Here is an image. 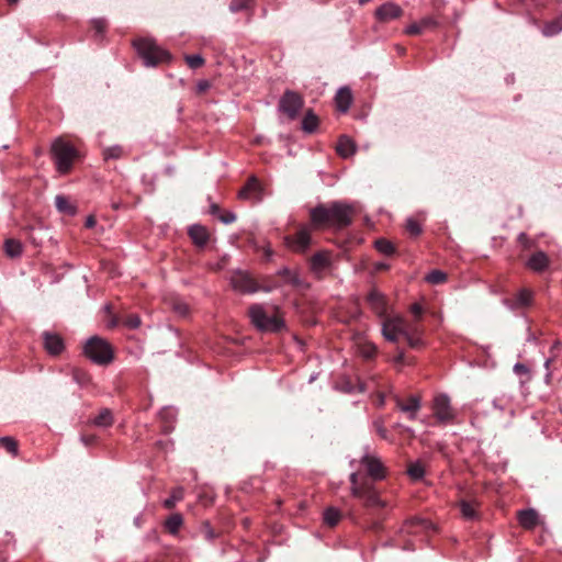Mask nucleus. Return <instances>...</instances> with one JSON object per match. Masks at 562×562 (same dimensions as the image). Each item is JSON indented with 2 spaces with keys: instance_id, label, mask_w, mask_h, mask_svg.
<instances>
[{
  "instance_id": "nucleus-25",
  "label": "nucleus",
  "mask_w": 562,
  "mask_h": 562,
  "mask_svg": "<svg viewBox=\"0 0 562 562\" xmlns=\"http://www.w3.org/2000/svg\"><path fill=\"white\" fill-rule=\"evenodd\" d=\"M437 26V21L430 16H426L418 23H412L405 31L407 35H419L423 31Z\"/></svg>"
},
{
  "instance_id": "nucleus-7",
  "label": "nucleus",
  "mask_w": 562,
  "mask_h": 562,
  "mask_svg": "<svg viewBox=\"0 0 562 562\" xmlns=\"http://www.w3.org/2000/svg\"><path fill=\"white\" fill-rule=\"evenodd\" d=\"M283 241L291 251L304 254L312 244L311 228L302 226L295 234L285 235Z\"/></svg>"
},
{
  "instance_id": "nucleus-52",
  "label": "nucleus",
  "mask_w": 562,
  "mask_h": 562,
  "mask_svg": "<svg viewBox=\"0 0 562 562\" xmlns=\"http://www.w3.org/2000/svg\"><path fill=\"white\" fill-rule=\"evenodd\" d=\"M518 241L522 245L524 249H531L533 241H531L525 233L518 236Z\"/></svg>"
},
{
  "instance_id": "nucleus-59",
  "label": "nucleus",
  "mask_w": 562,
  "mask_h": 562,
  "mask_svg": "<svg viewBox=\"0 0 562 562\" xmlns=\"http://www.w3.org/2000/svg\"><path fill=\"white\" fill-rule=\"evenodd\" d=\"M211 214L213 215H218L221 214V209L217 204H212L211 205V210H210Z\"/></svg>"
},
{
  "instance_id": "nucleus-4",
  "label": "nucleus",
  "mask_w": 562,
  "mask_h": 562,
  "mask_svg": "<svg viewBox=\"0 0 562 562\" xmlns=\"http://www.w3.org/2000/svg\"><path fill=\"white\" fill-rule=\"evenodd\" d=\"M83 351L89 359L98 364H109L114 358L112 346L99 336L88 339Z\"/></svg>"
},
{
  "instance_id": "nucleus-41",
  "label": "nucleus",
  "mask_w": 562,
  "mask_h": 562,
  "mask_svg": "<svg viewBox=\"0 0 562 562\" xmlns=\"http://www.w3.org/2000/svg\"><path fill=\"white\" fill-rule=\"evenodd\" d=\"M122 323L130 329H135L140 325V317L137 314H126L122 316Z\"/></svg>"
},
{
  "instance_id": "nucleus-32",
  "label": "nucleus",
  "mask_w": 562,
  "mask_h": 562,
  "mask_svg": "<svg viewBox=\"0 0 562 562\" xmlns=\"http://www.w3.org/2000/svg\"><path fill=\"white\" fill-rule=\"evenodd\" d=\"M358 352L362 358L372 360L378 353V348L373 344L364 341L358 345Z\"/></svg>"
},
{
  "instance_id": "nucleus-12",
  "label": "nucleus",
  "mask_w": 562,
  "mask_h": 562,
  "mask_svg": "<svg viewBox=\"0 0 562 562\" xmlns=\"http://www.w3.org/2000/svg\"><path fill=\"white\" fill-rule=\"evenodd\" d=\"M404 319L400 317H387L382 323V334L386 340L397 342L403 338Z\"/></svg>"
},
{
  "instance_id": "nucleus-57",
  "label": "nucleus",
  "mask_w": 562,
  "mask_h": 562,
  "mask_svg": "<svg viewBox=\"0 0 562 562\" xmlns=\"http://www.w3.org/2000/svg\"><path fill=\"white\" fill-rule=\"evenodd\" d=\"M97 221L94 218V216L90 215L87 221H86V227L88 228H92L94 225H95Z\"/></svg>"
},
{
  "instance_id": "nucleus-55",
  "label": "nucleus",
  "mask_w": 562,
  "mask_h": 562,
  "mask_svg": "<svg viewBox=\"0 0 562 562\" xmlns=\"http://www.w3.org/2000/svg\"><path fill=\"white\" fill-rule=\"evenodd\" d=\"M411 313L415 316L416 322H417L422 317V315H423V307H422V305L418 304V303H414L411 306Z\"/></svg>"
},
{
  "instance_id": "nucleus-49",
  "label": "nucleus",
  "mask_w": 562,
  "mask_h": 562,
  "mask_svg": "<svg viewBox=\"0 0 562 562\" xmlns=\"http://www.w3.org/2000/svg\"><path fill=\"white\" fill-rule=\"evenodd\" d=\"M106 311L108 313L110 314V319H109V323H108V326L110 328H113L115 326L119 325V323H122V316H119V315H115V314H112L111 312V306H106Z\"/></svg>"
},
{
  "instance_id": "nucleus-20",
  "label": "nucleus",
  "mask_w": 562,
  "mask_h": 562,
  "mask_svg": "<svg viewBox=\"0 0 562 562\" xmlns=\"http://www.w3.org/2000/svg\"><path fill=\"white\" fill-rule=\"evenodd\" d=\"M462 517L467 520H474L477 518V506L479 503L475 498L467 496L458 503Z\"/></svg>"
},
{
  "instance_id": "nucleus-16",
  "label": "nucleus",
  "mask_w": 562,
  "mask_h": 562,
  "mask_svg": "<svg viewBox=\"0 0 562 562\" xmlns=\"http://www.w3.org/2000/svg\"><path fill=\"white\" fill-rule=\"evenodd\" d=\"M366 301L370 308L380 317H384L387 311V302L385 296L375 288L368 293Z\"/></svg>"
},
{
  "instance_id": "nucleus-10",
  "label": "nucleus",
  "mask_w": 562,
  "mask_h": 562,
  "mask_svg": "<svg viewBox=\"0 0 562 562\" xmlns=\"http://www.w3.org/2000/svg\"><path fill=\"white\" fill-rule=\"evenodd\" d=\"M435 526L427 519L423 518H411L406 520L401 528V535H414V536H429L435 532Z\"/></svg>"
},
{
  "instance_id": "nucleus-23",
  "label": "nucleus",
  "mask_w": 562,
  "mask_h": 562,
  "mask_svg": "<svg viewBox=\"0 0 562 562\" xmlns=\"http://www.w3.org/2000/svg\"><path fill=\"white\" fill-rule=\"evenodd\" d=\"M188 234L192 239L193 244L196 245L198 247H204L210 239L209 231L206 229L205 226L202 225H192L189 228Z\"/></svg>"
},
{
  "instance_id": "nucleus-58",
  "label": "nucleus",
  "mask_w": 562,
  "mask_h": 562,
  "mask_svg": "<svg viewBox=\"0 0 562 562\" xmlns=\"http://www.w3.org/2000/svg\"><path fill=\"white\" fill-rule=\"evenodd\" d=\"M394 361H395V363H397V364H403V363H404V361H405V355H404V352H400V353L395 357Z\"/></svg>"
},
{
  "instance_id": "nucleus-53",
  "label": "nucleus",
  "mask_w": 562,
  "mask_h": 562,
  "mask_svg": "<svg viewBox=\"0 0 562 562\" xmlns=\"http://www.w3.org/2000/svg\"><path fill=\"white\" fill-rule=\"evenodd\" d=\"M374 428L376 432L384 439L387 437V429L384 427L383 422L376 420L374 422Z\"/></svg>"
},
{
  "instance_id": "nucleus-61",
  "label": "nucleus",
  "mask_w": 562,
  "mask_h": 562,
  "mask_svg": "<svg viewBox=\"0 0 562 562\" xmlns=\"http://www.w3.org/2000/svg\"><path fill=\"white\" fill-rule=\"evenodd\" d=\"M524 370H525V368H524V366H522V364H519V363H518V364H516V366H515V371H516V372H521V371H524Z\"/></svg>"
},
{
  "instance_id": "nucleus-31",
  "label": "nucleus",
  "mask_w": 562,
  "mask_h": 562,
  "mask_svg": "<svg viewBox=\"0 0 562 562\" xmlns=\"http://www.w3.org/2000/svg\"><path fill=\"white\" fill-rule=\"evenodd\" d=\"M113 424V415L109 408H103L93 419V425L98 427H109Z\"/></svg>"
},
{
  "instance_id": "nucleus-3",
  "label": "nucleus",
  "mask_w": 562,
  "mask_h": 562,
  "mask_svg": "<svg viewBox=\"0 0 562 562\" xmlns=\"http://www.w3.org/2000/svg\"><path fill=\"white\" fill-rule=\"evenodd\" d=\"M248 315L260 331L281 333L286 328L284 312L277 305L252 304L248 308Z\"/></svg>"
},
{
  "instance_id": "nucleus-17",
  "label": "nucleus",
  "mask_w": 562,
  "mask_h": 562,
  "mask_svg": "<svg viewBox=\"0 0 562 562\" xmlns=\"http://www.w3.org/2000/svg\"><path fill=\"white\" fill-rule=\"evenodd\" d=\"M43 346L45 350L52 356H58L63 352L65 345L63 338L52 331H44L42 334Z\"/></svg>"
},
{
  "instance_id": "nucleus-24",
  "label": "nucleus",
  "mask_w": 562,
  "mask_h": 562,
  "mask_svg": "<svg viewBox=\"0 0 562 562\" xmlns=\"http://www.w3.org/2000/svg\"><path fill=\"white\" fill-rule=\"evenodd\" d=\"M336 106L340 112H347L352 102V94L348 87L340 88L335 97Z\"/></svg>"
},
{
  "instance_id": "nucleus-9",
  "label": "nucleus",
  "mask_w": 562,
  "mask_h": 562,
  "mask_svg": "<svg viewBox=\"0 0 562 562\" xmlns=\"http://www.w3.org/2000/svg\"><path fill=\"white\" fill-rule=\"evenodd\" d=\"M432 411L440 423L453 422L456 414L450 405V398L446 394H438L434 398Z\"/></svg>"
},
{
  "instance_id": "nucleus-11",
  "label": "nucleus",
  "mask_w": 562,
  "mask_h": 562,
  "mask_svg": "<svg viewBox=\"0 0 562 562\" xmlns=\"http://www.w3.org/2000/svg\"><path fill=\"white\" fill-rule=\"evenodd\" d=\"M403 338L412 349L424 347L423 328L417 322L408 323L404 319Z\"/></svg>"
},
{
  "instance_id": "nucleus-33",
  "label": "nucleus",
  "mask_w": 562,
  "mask_h": 562,
  "mask_svg": "<svg viewBox=\"0 0 562 562\" xmlns=\"http://www.w3.org/2000/svg\"><path fill=\"white\" fill-rule=\"evenodd\" d=\"M102 155H103V159L105 161H108L110 159H120L124 156V149L120 145H114V146L104 148L102 151Z\"/></svg>"
},
{
  "instance_id": "nucleus-47",
  "label": "nucleus",
  "mask_w": 562,
  "mask_h": 562,
  "mask_svg": "<svg viewBox=\"0 0 562 562\" xmlns=\"http://www.w3.org/2000/svg\"><path fill=\"white\" fill-rule=\"evenodd\" d=\"M186 61L188 66L192 69H196L204 64V59L200 55H187Z\"/></svg>"
},
{
  "instance_id": "nucleus-28",
  "label": "nucleus",
  "mask_w": 562,
  "mask_h": 562,
  "mask_svg": "<svg viewBox=\"0 0 562 562\" xmlns=\"http://www.w3.org/2000/svg\"><path fill=\"white\" fill-rule=\"evenodd\" d=\"M183 524L182 515L179 513L170 515L165 521L166 530L171 535H177Z\"/></svg>"
},
{
  "instance_id": "nucleus-8",
  "label": "nucleus",
  "mask_w": 562,
  "mask_h": 562,
  "mask_svg": "<svg viewBox=\"0 0 562 562\" xmlns=\"http://www.w3.org/2000/svg\"><path fill=\"white\" fill-rule=\"evenodd\" d=\"M303 105L304 99L302 95L291 90H286L279 102V109L291 120L297 116Z\"/></svg>"
},
{
  "instance_id": "nucleus-26",
  "label": "nucleus",
  "mask_w": 562,
  "mask_h": 562,
  "mask_svg": "<svg viewBox=\"0 0 562 562\" xmlns=\"http://www.w3.org/2000/svg\"><path fill=\"white\" fill-rule=\"evenodd\" d=\"M538 513L532 508L518 513V521L526 529H533L538 525Z\"/></svg>"
},
{
  "instance_id": "nucleus-37",
  "label": "nucleus",
  "mask_w": 562,
  "mask_h": 562,
  "mask_svg": "<svg viewBox=\"0 0 562 562\" xmlns=\"http://www.w3.org/2000/svg\"><path fill=\"white\" fill-rule=\"evenodd\" d=\"M279 274L284 279V282L288 284H291L293 286H299L301 284L299 276L288 268L282 269L279 272Z\"/></svg>"
},
{
  "instance_id": "nucleus-46",
  "label": "nucleus",
  "mask_w": 562,
  "mask_h": 562,
  "mask_svg": "<svg viewBox=\"0 0 562 562\" xmlns=\"http://www.w3.org/2000/svg\"><path fill=\"white\" fill-rule=\"evenodd\" d=\"M172 310L182 317H186L189 314V306L181 301L171 302Z\"/></svg>"
},
{
  "instance_id": "nucleus-2",
  "label": "nucleus",
  "mask_w": 562,
  "mask_h": 562,
  "mask_svg": "<svg viewBox=\"0 0 562 562\" xmlns=\"http://www.w3.org/2000/svg\"><path fill=\"white\" fill-rule=\"evenodd\" d=\"M355 211L351 206L335 202L329 206L318 205L311 210L310 217L314 227L345 228L352 223Z\"/></svg>"
},
{
  "instance_id": "nucleus-13",
  "label": "nucleus",
  "mask_w": 562,
  "mask_h": 562,
  "mask_svg": "<svg viewBox=\"0 0 562 562\" xmlns=\"http://www.w3.org/2000/svg\"><path fill=\"white\" fill-rule=\"evenodd\" d=\"M231 283L233 288L241 293H255L259 285L248 273L238 271L232 276Z\"/></svg>"
},
{
  "instance_id": "nucleus-18",
  "label": "nucleus",
  "mask_w": 562,
  "mask_h": 562,
  "mask_svg": "<svg viewBox=\"0 0 562 562\" xmlns=\"http://www.w3.org/2000/svg\"><path fill=\"white\" fill-rule=\"evenodd\" d=\"M396 407L403 413L408 414L411 419L416 417L417 412L420 409V397L417 395H411L407 398L396 397Z\"/></svg>"
},
{
  "instance_id": "nucleus-30",
  "label": "nucleus",
  "mask_w": 562,
  "mask_h": 562,
  "mask_svg": "<svg viewBox=\"0 0 562 562\" xmlns=\"http://www.w3.org/2000/svg\"><path fill=\"white\" fill-rule=\"evenodd\" d=\"M318 126V117L313 113L312 110H308L303 120H302V128L306 133H313L316 131Z\"/></svg>"
},
{
  "instance_id": "nucleus-50",
  "label": "nucleus",
  "mask_w": 562,
  "mask_h": 562,
  "mask_svg": "<svg viewBox=\"0 0 562 562\" xmlns=\"http://www.w3.org/2000/svg\"><path fill=\"white\" fill-rule=\"evenodd\" d=\"M92 27L98 35H102L105 31L106 23L103 20H94L92 21Z\"/></svg>"
},
{
  "instance_id": "nucleus-48",
  "label": "nucleus",
  "mask_w": 562,
  "mask_h": 562,
  "mask_svg": "<svg viewBox=\"0 0 562 562\" xmlns=\"http://www.w3.org/2000/svg\"><path fill=\"white\" fill-rule=\"evenodd\" d=\"M201 533L206 540H212L216 537L214 529L207 521H204L201 526Z\"/></svg>"
},
{
  "instance_id": "nucleus-5",
  "label": "nucleus",
  "mask_w": 562,
  "mask_h": 562,
  "mask_svg": "<svg viewBox=\"0 0 562 562\" xmlns=\"http://www.w3.org/2000/svg\"><path fill=\"white\" fill-rule=\"evenodd\" d=\"M52 154L57 166V170L61 173L70 171L75 159L78 156L76 148L68 142L57 139L52 146Z\"/></svg>"
},
{
  "instance_id": "nucleus-15",
  "label": "nucleus",
  "mask_w": 562,
  "mask_h": 562,
  "mask_svg": "<svg viewBox=\"0 0 562 562\" xmlns=\"http://www.w3.org/2000/svg\"><path fill=\"white\" fill-rule=\"evenodd\" d=\"M550 265L551 260L549 256L542 250L533 251L525 262V266L536 273L544 272Z\"/></svg>"
},
{
  "instance_id": "nucleus-64",
  "label": "nucleus",
  "mask_w": 562,
  "mask_h": 562,
  "mask_svg": "<svg viewBox=\"0 0 562 562\" xmlns=\"http://www.w3.org/2000/svg\"><path fill=\"white\" fill-rule=\"evenodd\" d=\"M112 207H113L114 210H117V209L120 207V204H119V203H113V204H112Z\"/></svg>"
},
{
  "instance_id": "nucleus-60",
  "label": "nucleus",
  "mask_w": 562,
  "mask_h": 562,
  "mask_svg": "<svg viewBox=\"0 0 562 562\" xmlns=\"http://www.w3.org/2000/svg\"><path fill=\"white\" fill-rule=\"evenodd\" d=\"M403 548L405 550H414L415 549L414 544L411 541H406Z\"/></svg>"
},
{
  "instance_id": "nucleus-39",
  "label": "nucleus",
  "mask_w": 562,
  "mask_h": 562,
  "mask_svg": "<svg viewBox=\"0 0 562 562\" xmlns=\"http://www.w3.org/2000/svg\"><path fill=\"white\" fill-rule=\"evenodd\" d=\"M426 281L431 284H441L446 282L447 274L440 270H432L426 276Z\"/></svg>"
},
{
  "instance_id": "nucleus-21",
  "label": "nucleus",
  "mask_w": 562,
  "mask_h": 562,
  "mask_svg": "<svg viewBox=\"0 0 562 562\" xmlns=\"http://www.w3.org/2000/svg\"><path fill=\"white\" fill-rule=\"evenodd\" d=\"M261 186L257 178L251 177L248 179L246 184L240 189L238 196L240 199H254L260 200Z\"/></svg>"
},
{
  "instance_id": "nucleus-40",
  "label": "nucleus",
  "mask_w": 562,
  "mask_h": 562,
  "mask_svg": "<svg viewBox=\"0 0 562 562\" xmlns=\"http://www.w3.org/2000/svg\"><path fill=\"white\" fill-rule=\"evenodd\" d=\"M183 498L182 488H177L172 492L171 496L165 499L164 506L167 509H172L176 506V503Z\"/></svg>"
},
{
  "instance_id": "nucleus-42",
  "label": "nucleus",
  "mask_w": 562,
  "mask_h": 562,
  "mask_svg": "<svg viewBox=\"0 0 562 562\" xmlns=\"http://www.w3.org/2000/svg\"><path fill=\"white\" fill-rule=\"evenodd\" d=\"M375 248L380 252L385 254V255H392L395 251V248L392 245V243H390L389 240H386L384 238H380L375 241Z\"/></svg>"
},
{
  "instance_id": "nucleus-22",
  "label": "nucleus",
  "mask_w": 562,
  "mask_h": 562,
  "mask_svg": "<svg viewBox=\"0 0 562 562\" xmlns=\"http://www.w3.org/2000/svg\"><path fill=\"white\" fill-rule=\"evenodd\" d=\"M331 263L329 251H318L314 254L310 259L311 269L319 273L326 270Z\"/></svg>"
},
{
  "instance_id": "nucleus-27",
  "label": "nucleus",
  "mask_w": 562,
  "mask_h": 562,
  "mask_svg": "<svg viewBox=\"0 0 562 562\" xmlns=\"http://www.w3.org/2000/svg\"><path fill=\"white\" fill-rule=\"evenodd\" d=\"M336 150L339 156L347 158L355 154L356 145L348 136L342 135L338 139Z\"/></svg>"
},
{
  "instance_id": "nucleus-56",
  "label": "nucleus",
  "mask_w": 562,
  "mask_h": 562,
  "mask_svg": "<svg viewBox=\"0 0 562 562\" xmlns=\"http://www.w3.org/2000/svg\"><path fill=\"white\" fill-rule=\"evenodd\" d=\"M211 85L207 80H201L196 86V92L202 94L210 89Z\"/></svg>"
},
{
  "instance_id": "nucleus-51",
  "label": "nucleus",
  "mask_w": 562,
  "mask_h": 562,
  "mask_svg": "<svg viewBox=\"0 0 562 562\" xmlns=\"http://www.w3.org/2000/svg\"><path fill=\"white\" fill-rule=\"evenodd\" d=\"M218 218L224 224H231V223L235 222L236 215L232 212H223L220 214Z\"/></svg>"
},
{
  "instance_id": "nucleus-43",
  "label": "nucleus",
  "mask_w": 562,
  "mask_h": 562,
  "mask_svg": "<svg viewBox=\"0 0 562 562\" xmlns=\"http://www.w3.org/2000/svg\"><path fill=\"white\" fill-rule=\"evenodd\" d=\"M0 446L7 449L8 452L12 454H16L18 452V442L11 437H1Z\"/></svg>"
},
{
  "instance_id": "nucleus-14",
  "label": "nucleus",
  "mask_w": 562,
  "mask_h": 562,
  "mask_svg": "<svg viewBox=\"0 0 562 562\" xmlns=\"http://www.w3.org/2000/svg\"><path fill=\"white\" fill-rule=\"evenodd\" d=\"M535 301V292L530 289L522 288L510 299L504 300L512 310H524L530 307Z\"/></svg>"
},
{
  "instance_id": "nucleus-38",
  "label": "nucleus",
  "mask_w": 562,
  "mask_h": 562,
  "mask_svg": "<svg viewBox=\"0 0 562 562\" xmlns=\"http://www.w3.org/2000/svg\"><path fill=\"white\" fill-rule=\"evenodd\" d=\"M405 229L411 237H418L423 233V228L419 223L414 218H408L405 224Z\"/></svg>"
},
{
  "instance_id": "nucleus-36",
  "label": "nucleus",
  "mask_w": 562,
  "mask_h": 562,
  "mask_svg": "<svg viewBox=\"0 0 562 562\" xmlns=\"http://www.w3.org/2000/svg\"><path fill=\"white\" fill-rule=\"evenodd\" d=\"M4 249L9 257H18L22 252L21 243L15 239H7L4 243Z\"/></svg>"
},
{
  "instance_id": "nucleus-44",
  "label": "nucleus",
  "mask_w": 562,
  "mask_h": 562,
  "mask_svg": "<svg viewBox=\"0 0 562 562\" xmlns=\"http://www.w3.org/2000/svg\"><path fill=\"white\" fill-rule=\"evenodd\" d=\"M409 476L414 480H419L424 476V468L420 463H411L407 470Z\"/></svg>"
},
{
  "instance_id": "nucleus-63",
  "label": "nucleus",
  "mask_w": 562,
  "mask_h": 562,
  "mask_svg": "<svg viewBox=\"0 0 562 562\" xmlns=\"http://www.w3.org/2000/svg\"><path fill=\"white\" fill-rule=\"evenodd\" d=\"M358 1H359V4L364 5V4L369 3L371 0H358Z\"/></svg>"
},
{
  "instance_id": "nucleus-1",
  "label": "nucleus",
  "mask_w": 562,
  "mask_h": 562,
  "mask_svg": "<svg viewBox=\"0 0 562 562\" xmlns=\"http://www.w3.org/2000/svg\"><path fill=\"white\" fill-rule=\"evenodd\" d=\"M361 471L350 474L351 494L362 502V513H350L351 520L367 531L380 533L383 531V521L386 518L389 502L381 497L374 482L385 477L386 469L380 459L364 456L361 459Z\"/></svg>"
},
{
  "instance_id": "nucleus-35",
  "label": "nucleus",
  "mask_w": 562,
  "mask_h": 562,
  "mask_svg": "<svg viewBox=\"0 0 562 562\" xmlns=\"http://www.w3.org/2000/svg\"><path fill=\"white\" fill-rule=\"evenodd\" d=\"M341 518L339 510L336 508L329 507L324 513V521L329 527H335Z\"/></svg>"
},
{
  "instance_id": "nucleus-45",
  "label": "nucleus",
  "mask_w": 562,
  "mask_h": 562,
  "mask_svg": "<svg viewBox=\"0 0 562 562\" xmlns=\"http://www.w3.org/2000/svg\"><path fill=\"white\" fill-rule=\"evenodd\" d=\"M251 0H232L229 9L232 12H239L241 10L248 9Z\"/></svg>"
},
{
  "instance_id": "nucleus-19",
  "label": "nucleus",
  "mask_w": 562,
  "mask_h": 562,
  "mask_svg": "<svg viewBox=\"0 0 562 562\" xmlns=\"http://www.w3.org/2000/svg\"><path fill=\"white\" fill-rule=\"evenodd\" d=\"M402 8L393 2H386L379 7L375 11V16L381 22L398 19L402 16Z\"/></svg>"
},
{
  "instance_id": "nucleus-62",
  "label": "nucleus",
  "mask_w": 562,
  "mask_h": 562,
  "mask_svg": "<svg viewBox=\"0 0 562 562\" xmlns=\"http://www.w3.org/2000/svg\"><path fill=\"white\" fill-rule=\"evenodd\" d=\"M396 49H397L398 54H401V55H404L406 52V49L402 46H396Z\"/></svg>"
},
{
  "instance_id": "nucleus-54",
  "label": "nucleus",
  "mask_w": 562,
  "mask_h": 562,
  "mask_svg": "<svg viewBox=\"0 0 562 562\" xmlns=\"http://www.w3.org/2000/svg\"><path fill=\"white\" fill-rule=\"evenodd\" d=\"M98 437L95 435H82L81 441L85 446L89 447L97 442Z\"/></svg>"
},
{
  "instance_id": "nucleus-34",
  "label": "nucleus",
  "mask_w": 562,
  "mask_h": 562,
  "mask_svg": "<svg viewBox=\"0 0 562 562\" xmlns=\"http://www.w3.org/2000/svg\"><path fill=\"white\" fill-rule=\"evenodd\" d=\"M562 31V20L555 19L551 22H548L542 30L544 36H553L559 34Z\"/></svg>"
},
{
  "instance_id": "nucleus-6",
  "label": "nucleus",
  "mask_w": 562,
  "mask_h": 562,
  "mask_svg": "<svg viewBox=\"0 0 562 562\" xmlns=\"http://www.w3.org/2000/svg\"><path fill=\"white\" fill-rule=\"evenodd\" d=\"M134 46L146 66H156L170 58L169 53L158 47L151 40L139 38L134 42Z\"/></svg>"
},
{
  "instance_id": "nucleus-29",
  "label": "nucleus",
  "mask_w": 562,
  "mask_h": 562,
  "mask_svg": "<svg viewBox=\"0 0 562 562\" xmlns=\"http://www.w3.org/2000/svg\"><path fill=\"white\" fill-rule=\"evenodd\" d=\"M55 205L57 210L64 214L74 215L76 213V207L67 196L57 195L55 198Z\"/></svg>"
}]
</instances>
